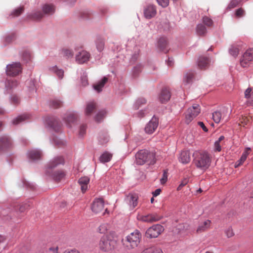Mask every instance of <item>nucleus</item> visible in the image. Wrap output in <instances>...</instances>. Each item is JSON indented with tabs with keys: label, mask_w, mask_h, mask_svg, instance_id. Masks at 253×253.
<instances>
[{
	"label": "nucleus",
	"mask_w": 253,
	"mask_h": 253,
	"mask_svg": "<svg viewBox=\"0 0 253 253\" xmlns=\"http://www.w3.org/2000/svg\"><path fill=\"white\" fill-rule=\"evenodd\" d=\"M44 17L42 11L40 10H35L30 13L28 15V18L34 21H40Z\"/></svg>",
	"instance_id": "4be33fe9"
},
{
	"label": "nucleus",
	"mask_w": 253,
	"mask_h": 253,
	"mask_svg": "<svg viewBox=\"0 0 253 253\" xmlns=\"http://www.w3.org/2000/svg\"><path fill=\"white\" fill-rule=\"evenodd\" d=\"M52 143L59 146H64L66 144V142L64 140L59 138L57 137H54L53 138Z\"/></svg>",
	"instance_id": "a18cd8bd"
},
{
	"label": "nucleus",
	"mask_w": 253,
	"mask_h": 253,
	"mask_svg": "<svg viewBox=\"0 0 253 253\" xmlns=\"http://www.w3.org/2000/svg\"><path fill=\"white\" fill-rule=\"evenodd\" d=\"M62 102L61 100L54 99L51 101L50 105L53 108H58L62 105Z\"/></svg>",
	"instance_id": "8fccbe9b"
},
{
	"label": "nucleus",
	"mask_w": 253,
	"mask_h": 253,
	"mask_svg": "<svg viewBox=\"0 0 253 253\" xmlns=\"http://www.w3.org/2000/svg\"><path fill=\"white\" fill-rule=\"evenodd\" d=\"M214 150L216 151L220 152L221 150V147L220 145V142L215 141L214 144Z\"/></svg>",
	"instance_id": "774afa93"
},
{
	"label": "nucleus",
	"mask_w": 253,
	"mask_h": 253,
	"mask_svg": "<svg viewBox=\"0 0 253 253\" xmlns=\"http://www.w3.org/2000/svg\"><path fill=\"white\" fill-rule=\"evenodd\" d=\"M63 55L67 58H70L73 56V52L72 50L69 49H64L62 50Z\"/></svg>",
	"instance_id": "864d4df0"
},
{
	"label": "nucleus",
	"mask_w": 253,
	"mask_h": 253,
	"mask_svg": "<svg viewBox=\"0 0 253 253\" xmlns=\"http://www.w3.org/2000/svg\"><path fill=\"white\" fill-rule=\"evenodd\" d=\"M252 89L251 88H248L245 91V97L246 98H252Z\"/></svg>",
	"instance_id": "338daca9"
},
{
	"label": "nucleus",
	"mask_w": 253,
	"mask_h": 253,
	"mask_svg": "<svg viewBox=\"0 0 253 253\" xmlns=\"http://www.w3.org/2000/svg\"><path fill=\"white\" fill-rule=\"evenodd\" d=\"M110 229V225L108 223L102 224L98 227L99 232L101 234H106L109 231Z\"/></svg>",
	"instance_id": "ea45409f"
},
{
	"label": "nucleus",
	"mask_w": 253,
	"mask_h": 253,
	"mask_svg": "<svg viewBox=\"0 0 253 253\" xmlns=\"http://www.w3.org/2000/svg\"><path fill=\"white\" fill-rule=\"evenodd\" d=\"M144 252L145 253H164L161 249L156 247L146 249Z\"/></svg>",
	"instance_id": "37998d69"
},
{
	"label": "nucleus",
	"mask_w": 253,
	"mask_h": 253,
	"mask_svg": "<svg viewBox=\"0 0 253 253\" xmlns=\"http://www.w3.org/2000/svg\"><path fill=\"white\" fill-rule=\"evenodd\" d=\"M107 114V112L105 110H101L98 112L96 114L94 119L97 122H101L105 117Z\"/></svg>",
	"instance_id": "f704fd0d"
},
{
	"label": "nucleus",
	"mask_w": 253,
	"mask_h": 253,
	"mask_svg": "<svg viewBox=\"0 0 253 253\" xmlns=\"http://www.w3.org/2000/svg\"><path fill=\"white\" fill-rule=\"evenodd\" d=\"M108 79L107 77H104L101 81L93 85L94 89L98 92L101 91L102 88L104 86L105 84L108 82Z\"/></svg>",
	"instance_id": "cd10ccee"
},
{
	"label": "nucleus",
	"mask_w": 253,
	"mask_h": 253,
	"mask_svg": "<svg viewBox=\"0 0 253 253\" xmlns=\"http://www.w3.org/2000/svg\"><path fill=\"white\" fill-rule=\"evenodd\" d=\"M104 201L102 199H96L92 203L91 209L93 212L97 213L103 211Z\"/></svg>",
	"instance_id": "f3484780"
},
{
	"label": "nucleus",
	"mask_w": 253,
	"mask_h": 253,
	"mask_svg": "<svg viewBox=\"0 0 253 253\" xmlns=\"http://www.w3.org/2000/svg\"><path fill=\"white\" fill-rule=\"evenodd\" d=\"M32 57L31 54L28 51H24L22 54V58L26 62L31 61Z\"/></svg>",
	"instance_id": "3c124183"
},
{
	"label": "nucleus",
	"mask_w": 253,
	"mask_h": 253,
	"mask_svg": "<svg viewBox=\"0 0 253 253\" xmlns=\"http://www.w3.org/2000/svg\"><path fill=\"white\" fill-rule=\"evenodd\" d=\"M225 233L228 238L232 237L234 235L233 230L231 228H228L225 231Z\"/></svg>",
	"instance_id": "0e129e2a"
},
{
	"label": "nucleus",
	"mask_w": 253,
	"mask_h": 253,
	"mask_svg": "<svg viewBox=\"0 0 253 253\" xmlns=\"http://www.w3.org/2000/svg\"><path fill=\"white\" fill-rule=\"evenodd\" d=\"M229 115L228 108L223 107L220 111H216L212 113V119L215 123L218 124L221 120L227 122L229 119Z\"/></svg>",
	"instance_id": "6e6552de"
},
{
	"label": "nucleus",
	"mask_w": 253,
	"mask_h": 253,
	"mask_svg": "<svg viewBox=\"0 0 253 253\" xmlns=\"http://www.w3.org/2000/svg\"><path fill=\"white\" fill-rule=\"evenodd\" d=\"M96 103L94 102H89L87 103L85 109V114L86 116H89L92 112L96 109Z\"/></svg>",
	"instance_id": "c756f323"
},
{
	"label": "nucleus",
	"mask_w": 253,
	"mask_h": 253,
	"mask_svg": "<svg viewBox=\"0 0 253 253\" xmlns=\"http://www.w3.org/2000/svg\"><path fill=\"white\" fill-rule=\"evenodd\" d=\"M135 162L138 165H143L147 162L149 165H153L156 162L155 154L146 150H141L135 155Z\"/></svg>",
	"instance_id": "7ed1b4c3"
},
{
	"label": "nucleus",
	"mask_w": 253,
	"mask_h": 253,
	"mask_svg": "<svg viewBox=\"0 0 253 253\" xmlns=\"http://www.w3.org/2000/svg\"><path fill=\"white\" fill-rule=\"evenodd\" d=\"M86 126L85 125H82L80 126L79 130V135L82 137L84 135L85 133Z\"/></svg>",
	"instance_id": "e2e57ef3"
},
{
	"label": "nucleus",
	"mask_w": 253,
	"mask_h": 253,
	"mask_svg": "<svg viewBox=\"0 0 253 253\" xmlns=\"http://www.w3.org/2000/svg\"><path fill=\"white\" fill-rule=\"evenodd\" d=\"M10 102L14 105H17L20 102V99L18 96L15 95H12L10 96Z\"/></svg>",
	"instance_id": "6e6d98bb"
},
{
	"label": "nucleus",
	"mask_w": 253,
	"mask_h": 253,
	"mask_svg": "<svg viewBox=\"0 0 253 253\" xmlns=\"http://www.w3.org/2000/svg\"><path fill=\"white\" fill-rule=\"evenodd\" d=\"M104 39L99 38L97 39L96 41V47L97 48V50L99 52H101L104 48Z\"/></svg>",
	"instance_id": "4c0bfd02"
},
{
	"label": "nucleus",
	"mask_w": 253,
	"mask_h": 253,
	"mask_svg": "<svg viewBox=\"0 0 253 253\" xmlns=\"http://www.w3.org/2000/svg\"><path fill=\"white\" fill-rule=\"evenodd\" d=\"M171 97V93L169 88H163L159 96L160 101L162 103H166L168 101Z\"/></svg>",
	"instance_id": "6ab92c4d"
},
{
	"label": "nucleus",
	"mask_w": 253,
	"mask_h": 253,
	"mask_svg": "<svg viewBox=\"0 0 253 253\" xmlns=\"http://www.w3.org/2000/svg\"><path fill=\"white\" fill-rule=\"evenodd\" d=\"M90 53L85 51L82 50L79 52L76 55V61L80 64L87 62L90 59Z\"/></svg>",
	"instance_id": "9b49d317"
},
{
	"label": "nucleus",
	"mask_w": 253,
	"mask_h": 253,
	"mask_svg": "<svg viewBox=\"0 0 253 253\" xmlns=\"http://www.w3.org/2000/svg\"><path fill=\"white\" fill-rule=\"evenodd\" d=\"M77 118V115L71 113L67 115L66 117L64 118V120L68 127L71 126V124L74 123Z\"/></svg>",
	"instance_id": "393cba45"
},
{
	"label": "nucleus",
	"mask_w": 253,
	"mask_h": 253,
	"mask_svg": "<svg viewBox=\"0 0 253 253\" xmlns=\"http://www.w3.org/2000/svg\"><path fill=\"white\" fill-rule=\"evenodd\" d=\"M197 64L199 68L204 69L209 65V59L208 57L200 56L198 59Z\"/></svg>",
	"instance_id": "b1692460"
},
{
	"label": "nucleus",
	"mask_w": 253,
	"mask_h": 253,
	"mask_svg": "<svg viewBox=\"0 0 253 253\" xmlns=\"http://www.w3.org/2000/svg\"><path fill=\"white\" fill-rule=\"evenodd\" d=\"M244 14H245V11L241 8L237 9L235 11V15L237 17H240L243 16L244 15Z\"/></svg>",
	"instance_id": "680f3d73"
},
{
	"label": "nucleus",
	"mask_w": 253,
	"mask_h": 253,
	"mask_svg": "<svg viewBox=\"0 0 253 253\" xmlns=\"http://www.w3.org/2000/svg\"><path fill=\"white\" fill-rule=\"evenodd\" d=\"M138 196L136 194H129L126 196L125 200L130 208H134L137 205Z\"/></svg>",
	"instance_id": "aec40b11"
},
{
	"label": "nucleus",
	"mask_w": 253,
	"mask_h": 253,
	"mask_svg": "<svg viewBox=\"0 0 253 253\" xmlns=\"http://www.w3.org/2000/svg\"><path fill=\"white\" fill-rule=\"evenodd\" d=\"M203 22L205 25L208 27L211 26L213 24L212 20L207 16L204 17L203 18Z\"/></svg>",
	"instance_id": "5fc2aeb1"
},
{
	"label": "nucleus",
	"mask_w": 253,
	"mask_h": 253,
	"mask_svg": "<svg viewBox=\"0 0 253 253\" xmlns=\"http://www.w3.org/2000/svg\"><path fill=\"white\" fill-rule=\"evenodd\" d=\"M27 157L30 161L40 160L42 157V151L38 149H32L29 150L27 153Z\"/></svg>",
	"instance_id": "ddd939ff"
},
{
	"label": "nucleus",
	"mask_w": 253,
	"mask_h": 253,
	"mask_svg": "<svg viewBox=\"0 0 253 253\" xmlns=\"http://www.w3.org/2000/svg\"><path fill=\"white\" fill-rule=\"evenodd\" d=\"M137 219L143 222L151 223L159 220L161 217L157 214H150L145 215H139L137 216Z\"/></svg>",
	"instance_id": "4468645a"
},
{
	"label": "nucleus",
	"mask_w": 253,
	"mask_h": 253,
	"mask_svg": "<svg viewBox=\"0 0 253 253\" xmlns=\"http://www.w3.org/2000/svg\"><path fill=\"white\" fill-rule=\"evenodd\" d=\"M142 70V66L140 64L137 65L133 68L131 71L132 76L133 78L138 76Z\"/></svg>",
	"instance_id": "a19ab883"
},
{
	"label": "nucleus",
	"mask_w": 253,
	"mask_h": 253,
	"mask_svg": "<svg viewBox=\"0 0 253 253\" xmlns=\"http://www.w3.org/2000/svg\"><path fill=\"white\" fill-rule=\"evenodd\" d=\"M50 71L55 74L59 79H62L64 76V71L61 69H58L56 66L52 67L50 69Z\"/></svg>",
	"instance_id": "c9c22d12"
},
{
	"label": "nucleus",
	"mask_w": 253,
	"mask_h": 253,
	"mask_svg": "<svg viewBox=\"0 0 253 253\" xmlns=\"http://www.w3.org/2000/svg\"><path fill=\"white\" fill-rule=\"evenodd\" d=\"M30 117V116L29 114H22L14 119L12 120V123L13 125H16L22 123L23 121L29 119Z\"/></svg>",
	"instance_id": "c85d7f7f"
},
{
	"label": "nucleus",
	"mask_w": 253,
	"mask_h": 253,
	"mask_svg": "<svg viewBox=\"0 0 253 253\" xmlns=\"http://www.w3.org/2000/svg\"><path fill=\"white\" fill-rule=\"evenodd\" d=\"M23 10L24 9L23 7H18L12 11L10 14V16H11L12 17H17L23 12Z\"/></svg>",
	"instance_id": "de8ad7c7"
},
{
	"label": "nucleus",
	"mask_w": 253,
	"mask_h": 253,
	"mask_svg": "<svg viewBox=\"0 0 253 253\" xmlns=\"http://www.w3.org/2000/svg\"><path fill=\"white\" fill-rule=\"evenodd\" d=\"M81 84L83 86H86L88 84L87 76L85 74L81 77Z\"/></svg>",
	"instance_id": "052dcab7"
},
{
	"label": "nucleus",
	"mask_w": 253,
	"mask_h": 253,
	"mask_svg": "<svg viewBox=\"0 0 253 253\" xmlns=\"http://www.w3.org/2000/svg\"><path fill=\"white\" fill-rule=\"evenodd\" d=\"M141 238L140 232L135 230L127 235L125 239H123L122 242L125 247L127 250H131L137 247L140 243Z\"/></svg>",
	"instance_id": "20e7f679"
},
{
	"label": "nucleus",
	"mask_w": 253,
	"mask_h": 253,
	"mask_svg": "<svg viewBox=\"0 0 253 253\" xmlns=\"http://www.w3.org/2000/svg\"><path fill=\"white\" fill-rule=\"evenodd\" d=\"M167 46V42L165 38H161L158 42V46L160 49L164 52H166V47Z\"/></svg>",
	"instance_id": "473e14b6"
},
{
	"label": "nucleus",
	"mask_w": 253,
	"mask_h": 253,
	"mask_svg": "<svg viewBox=\"0 0 253 253\" xmlns=\"http://www.w3.org/2000/svg\"><path fill=\"white\" fill-rule=\"evenodd\" d=\"M117 237L113 231H109V234L103 236L100 239L99 247L103 252H109L117 246Z\"/></svg>",
	"instance_id": "f03ea898"
},
{
	"label": "nucleus",
	"mask_w": 253,
	"mask_h": 253,
	"mask_svg": "<svg viewBox=\"0 0 253 253\" xmlns=\"http://www.w3.org/2000/svg\"><path fill=\"white\" fill-rule=\"evenodd\" d=\"M196 32L198 35L204 36L207 33V29L202 24H198L196 28Z\"/></svg>",
	"instance_id": "58836bf2"
},
{
	"label": "nucleus",
	"mask_w": 253,
	"mask_h": 253,
	"mask_svg": "<svg viewBox=\"0 0 253 253\" xmlns=\"http://www.w3.org/2000/svg\"><path fill=\"white\" fill-rule=\"evenodd\" d=\"M189 182L188 178H184L183 179L178 187H177V190H180L182 187L186 185Z\"/></svg>",
	"instance_id": "69168bd1"
},
{
	"label": "nucleus",
	"mask_w": 253,
	"mask_h": 253,
	"mask_svg": "<svg viewBox=\"0 0 253 253\" xmlns=\"http://www.w3.org/2000/svg\"><path fill=\"white\" fill-rule=\"evenodd\" d=\"M21 71V65L19 62H14L6 66V73L8 76H16Z\"/></svg>",
	"instance_id": "1a4fd4ad"
},
{
	"label": "nucleus",
	"mask_w": 253,
	"mask_h": 253,
	"mask_svg": "<svg viewBox=\"0 0 253 253\" xmlns=\"http://www.w3.org/2000/svg\"><path fill=\"white\" fill-rule=\"evenodd\" d=\"M42 12L43 15H52L55 11V7L52 4L45 3L42 6Z\"/></svg>",
	"instance_id": "412c9836"
},
{
	"label": "nucleus",
	"mask_w": 253,
	"mask_h": 253,
	"mask_svg": "<svg viewBox=\"0 0 253 253\" xmlns=\"http://www.w3.org/2000/svg\"><path fill=\"white\" fill-rule=\"evenodd\" d=\"M194 75L192 73H186L183 78V83L187 84L191 83Z\"/></svg>",
	"instance_id": "c03bdc74"
},
{
	"label": "nucleus",
	"mask_w": 253,
	"mask_h": 253,
	"mask_svg": "<svg viewBox=\"0 0 253 253\" xmlns=\"http://www.w3.org/2000/svg\"><path fill=\"white\" fill-rule=\"evenodd\" d=\"M112 155L108 152H104L99 157V161L102 163L109 162L112 159Z\"/></svg>",
	"instance_id": "7c9ffc66"
},
{
	"label": "nucleus",
	"mask_w": 253,
	"mask_h": 253,
	"mask_svg": "<svg viewBox=\"0 0 253 253\" xmlns=\"http://www.w3.org/2000/svg\"><path fill=\"white\" fill-rule=\"evenodd\" d=\"M196 166L203 169H206L211 164L208 154L206 152L196 151L193 154Z\"/></svg>",
	"instance_id": "39448f33"
},
{
	"label": "nucleus",
	"mask_w": 253,
	"mask_h": 253,
	"mask_svg": "<svg viewBox=\"0 0 253 253\" xmlns=\"http://www.w3.org/2000/svg\"><path fill=\"white\" fill-rule=\"evenodd\" d=\"M89 182V178L87 176L82 177L79 179L78 182L83 193L86 191Z\"/></svg>",
	"instance_id": "5701e85b"
},
{
	"label": "nucleus",
	"mask_w": 253,
	"mask_h": 253,
	"mask_svg": "<svg viewBox=\"0 0 253 253\" xmlns=\"http://www.w3.org/2000/svg\"><path fill=\"white\" fill-rule=\"evenodd\" d=\"M144 17L148 19L154 17L156 13L157 10L155 6L153 4H149L144 8Z\"/></svg>",
	"instance_id": "2eb2a0df"
},
{
	"label": "nucleus",
	"mask_w": 253,
	"mask_h": 253,
	"mask_svg": "<svg viewBox=\"0 0 253 253\" xmlns=\"http://www.w3.org/2000/svg\"><path fill=\"white\" fill-rule=\"evenodd\" d=\"M158 4L163 7H167L169 4V0H157Z\"/></svg>",
	"instance_id": "bf43d9fd"
},
{
	"label": "nucleus",
	"mask_w": 253,
	"mask_h": 253,
	"mask_svg": "<svg viewBox=\"0 0 253 253\" xmlns=\"http://www.w3.org/2000/svg\"><path fill=\"white\" fill-rule=\"evenodd\" d=\"M251 150V148L249 147L246 148L245 151L242 154L240 159L238 160L235 164V167L237 168L240 165H241L247 159V156L249 155V151Z\"/></svg>",
	"instance_id": "bb28decb"
},
{
	"label": "nucleus",
	"mask_w": 253,
	"mask_h": 253,
	"mask_svg": "<svg viewBox=\"0 0 253 253\" xmlns=\"http://www.w3.org/2000/svg\"><path fill=\"white\" fill-rule=\"evenodd\" d=\"M239 2L240 1L237 0H232L228 4L227 9L230 10L236 7L238 5Z\"/></svg>",
	"instance_id": "603ef678"
},
{
	"label": "nucleus",
	"mask_w": 253,
	"mask_h": 253,
	"mask_svg": "<svg viewBox=\"0 0 253 253\" xmlns=\"http://www.w3.org/2000/svg\"><path fill=\"white\" fill-rule=\"evenodd\" d=\"M229 53L234 57L238 56L239 52V49L238 47L232 45L229 49Z\"/></svg>",
	"instance_id": "49530a36"
},
{
	"label": "nucleus",
	"mask_w": 253,
	"mask_h": 253,
	"mask_svg": "<svg viewBox=\"0 0 253 253\" xmlns=\"http://www.w3.org/2000/svg\"><path fill=\"white\" fill-rule=\"evenodd\" d=\"M179 161L183 164H187L190 161V153L188 151H182L179 157Z\"/></svg>",
	"instance_id": "a878e982"
},
{
	"label": "nucleus",
	"mask_w": 253,
	"mask_h": 253,
	"mask_svg": "<svg viewBox=\"0 0 253 253\" xmlns=\"http://www.w3.org/2000/svg\"><path fill=\"white\" fill-rule=\"evenodd\" d=\"M44 124L46 127L58 131L60 128V124L57 118L54 116H48L45 118Z\"/></svg>",
	"instance_id": "9d476101"
},
{
	"label": "nucleus",
	"mask_w": 253,
	"mask_h": 253,
	"mask_svg": "<svg viewBox=\"0 0 253 253\" xmlns=\"http://www.w3.org/2000/svg\"><path fill=\"white\" fill-rule=\"evenodd\" d=\"M201 109L199 104H194L189 107L185 113V122L189 124L200 113Z\"/></svg>",
	"instance_id": "0eeeda50"
},
{
	"label": "nucleus",
	"mask_w": 253,
	"mask_h": 253,
	"mask_svg": "<svg viewBox=\"0 0 253 253\" xmlns=\"http://www.w3.org/2000/svg\"><path fill=\"white\" fill-rule=\"evenodd\" d=\"M168 180V172L164 170L163 173L162 177L160 179V182L162 184H165Z\"/></svg>",
	"instance_id": "13d9d810"
},
{
	"label": "nucleus",
	"mask_w": 253,
	"mask_h": 253,
	"mask_svg": "<svg viewBox=\"0 0 253 253\" xmlns=\"http://www.w3.org/2000/svg\"><path fill=\"white\" fill-rule=\"evenodd\" d=\"M211 224V221L209 220H207L205 221L204 222L201 223L197 229V231L202 232L205 231V230L208 229Z\"/></svg>",
	"instance_id": "72a5a7b5"
},
{
	"label": "nucleus",
	"mask_w": 253,
	"mask_h": 253,
	"mask_svg": "<svg viewBox=\"0 0 253 253\" xmlns=\"http://www.w3.org/2000/svg\"><path fill=\"white\" fill-rule=\"evenodd\" d=\"M139 55V49L137 46H135L134 48V53L132 55L130 58V61L134 62L138 58Z\"/></svg>",
	"instance_id": "09e8293b"
},
{
	"label": "nucleus",
	"mask_w": 253,
	"mask_h": 253,
	"mask_svg": "<svg viewBox=\"0 0 253 253\" xmlns=\"http://www.w3.org/2000/svg\"><path fill=\"white\" fill-rule=\"evenodd\" d=\"M109 140V136L106 133H102L99 134L98 141L101 144H105Z\"/></svg>",
	"instance_id": "e433bc0d"
},
{
	"label": "nucleus",
	"mask_w": 253,
	"mask_h": 253,
	"mask_svg": "<svg viewBox=\"0 0 253 253\" xmlns=\"http://www.w3.org/2000/svg\"><path fill=\"white\" fill-rule=\"evenodd\" d=\"M158 126V119L154 116L152 119L146 125L145 127V131L149 134L153 133Z\"/></svg>",
	"instance_id": "f8f14e48"
},
{
	"label": "nucleus",
	"mask_w": 253,
	"mask_h": 253,
	"mask_svg": "<svg viewBox=\"0 0 253 253\" xmlns=\"http://www.w3.org/2000/svg\"><path fill=\"white\" fill-rule=\"evenodd\" d=\"M164 231V227L159 224H154L148 228L145 232L147 238H156Z\"/></svg>",
	"instance_id": "423d86ee"
},
{
	"label": "nucleus",
	"mask_w": 253,
	"mask_h": 253,
	"mask_svg": "<svg viewBox=\"0 0 253 253\" xmlns=\"http://www.w3.org/2000/svg\"><path fill=\"white\" fill-rule=\"evenodd\" d=\"M64 163V159L61 156L54 157L49 162L45 168V172L46 175L51 176L54 180L59 181L65 175L62 170L53 171V169L60 164Z\"/></svg>",
	"instance_id": "f257e3e1"
},
{
	"label": "nucleus",
	"mask_w": 253,
	"mask_h": 253,
	"mask_svg": "<svg viewBox=\"0 0 253 253\" xmlns=\"http://www.w3.org/2000/svg\"><path fill=\"white\" fill-rule=\"evenodd\" d=\"M12 146L11 139L6 135L0 137V151H4Z\"/></svg>",
	"instance_id": "dca6fc26"
},
{
	"label": "nucleus",
	"mask_w": 253,
	"mask_h": 253,
	"mask_svg": "<svg viewBox=\"0 0 253 253\" xmlns=\"http://www.w3.org/2000/svg\"><path fill=\"white\" fill-rule=\"evenodd\" d=\"M149 109L148 107L144 110H141L138 111L137 113V115L139 117L142 118L145 116L146 114H148L149 112Z\"/></svg>",
	"instance_id": "4d7b16f0"
},
{
	"label": "nucleus",
	"mask_w": 253,
	"mask_h": 253,
	"mask_svg": "<svg viewBox=\"0 0 253 253\" xmlns=\"http://www.w3.org/2000/svg\"><path fill=\"white\" fill-rule=\"evenodd\" d=\"M147 102L146 99L144 97H140L137 98L134 104L133 108L135 110H137L139 108V107H141L142 105H145Z\"/></svg>",
	"instance_id": "2f4dec72"
},
{
	"label": "nucleus",
	"mask_w": 253,
	"mask_h": 253,
	"mask_svg": "<svg viewBox=\"0 0 253 253\" xmlns=\"http://www.w3.org/2000/svg\"><path fill=\"white\" fill-rule=\"evenodd\" d=\"M253 60V49H248L243 54L241 60V64L243 67H246L249 61Z\"/></svg>",
	"instance_id": "a211bd4d"
},
{
	"label": "nucleus",
	"mask_w": 253,
	"mask_h": 253,
	"mask_svg": "<svg viewBox=\"0 0 253 253\" xmlns=\"http://www.w3.org/2000/svg\"><path fill=\"white\" fill-rule=\"evenodd\" d=\"M18 85V82L14 79L7 80L5 83V87L8 89H12Z\"/></svg>",
	"instance_id": "79ce46f5"
}]
</instances>
